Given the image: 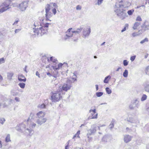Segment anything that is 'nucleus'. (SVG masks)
Listing matches in <instances>:
<instances>
[{
    "mask_svg": "<svg viewBox=\"0 0 149 149\" xmlns=\"http://www.w3.org/2000/svg\"><path fill=\"white\" fill-rule=\"evenodd\" d=\"M50 24L48 23L45 24H40V26L41 27L33 28V32L35 33L34 35L35 36H42L46 33L47 31L49 25Z\"/></svg>",
    "mask_w": 149,
    "mask_h": 149,
    "instance_id": "f257e3e1",
    "label": "nucleus"
},
{
    "mask_svg": "<svg viewBox=\"0 0 149 149\" xmlns=\"http://www.w3.org/2000/svg\"><path fill=\"white\" fill-rule=\"evenodd\" d=\"M116 14L122 19H123L126 17L127 16V15L125 12V10L123 9L118 8L114 10Z\"/></svg>",
    "mask_w": 149,
    "mask_h": 149,
    "instance_id": "f03ea898",
    "label": "nucleus"
},
{
    "mask_svg": "<svg viewBox=\"0 0 149 149\" xmlns=\"http://www.w3.org/2000/svg\"><path fill=\"white\" fill-rule=\"evenodd\" d=\"M61 92L59 91H57L53 93L51 96L52 101L53 102H56L60 100L62 97V96L61 95Z\"/></svg>",
    "mask_w": 149,
    "mask_h": 149,
    "instance_id": "7ed1b4c3",
    "label": "nucleus"
},
{
    "mask_svg": "<svg viewBox=\"0 0 149 149\" xmlns=\"http://www.w3.org/2000/svg\"><path fill=\"white\" fill-rule=\"evenodd\" d=\"M141 29L139 31L140 34H142L147 30H149V22L146 20H145L141 26Z\"/></svg>",
    "mask_w": 149,
    "mask_h": 149,
    "instance_id": "20e7f679",
    "label": "nucleus"
},
{
    "mask_svg": "<svg viewBox=\"0 0 149 149\" xmlns=\"http://www.w3.org/2000/svg\"><path fill=\"white\" fill-rule=\"evenodd\" d=\"M97 128V126L96 124H93L91 125L90 129L88 130L87 134L88 138L89 136L94 134L96 132Z\"/></svg>",
    "mask_w": 149,
    "mask_h": 149,
    "instance_id": "39448f33",
    "label": "nucleus"
},
{
    "mask_svg": "<svg viewBox=\"0 0 149 149\" xmlns=\"http://www.w3.org/2000/svg\"><path fill=\"white\" fill-rule=\"evenodd\" d=\"M72 29V28H70L66 32V35L64 38V39L65 40H69L74 35V33L72 32V31H71V30Z\"/></svg>",
    "mask_w": 149,
    "mask_h": 149,
    "instance_id": "423d86ee",
    "label": "nucleus"
},
{
    "mask_svg": "<svg viewBox=\"0 0 149 149\" xmlns=\"http://www.w3.org/2000/svg\"><path fill=\"white\" fill-rule=\"evenodd\" d=\"M28 1H24L19 4V8L22 11H24L28 6Z\"/></svg>",
    "mask_w": 149,
    "mask_h": 149,
    "instance_id": "0eeeda50",
    "label": "nucleus"
},
{
    "mask_svg": "<svg viewBox=\"0 0 149 149\" xmlns=\"http://www.w3.org/2000/svg\"><path fill=\"white\" fill-rule=\"evenodd\" d=\"M139 106V101L138 99H136L133 102H132V104L129 105V107L131 110H133L136 107L138 108Z\"/></svg>",
    "mask_w": 149,
    "mask_h": 149,
    "instance_id": "6e6552de",
    "label": "nucleus"
},
{
    "mask_svg": "<svg viewBox=\"0 0 149 149\" xmlns=\"http://www.w3.org/2000/svg\"><path fill=\"white\" fill-rule=\"evenodd\" d=\"M91 32V29L89 27H88L83 29V37L84 38L88 37L89 35Z\"/></svg>",
    "mask_w": 149,
    "mask_h": 149,
    "instance_id": "1a4fd4ad",
    "label": "nucleus"
},
{
    "mask_svg": "<svg viewBox=\"0 0 149 149\" xmlns=\"http://www.w3.org/2000/svg\"><path fill=\"white\" fill-rule=\"evenodd\" d=\"M127 121L131 123L138 124L139 123V121L138 118H136L129 117L127 118Z\"/></svg>",
    "mask_w": 149,
    "mask_h": 149,
    "instance_id": "9d476101",
    "label": "nucleus"
},
{
    "mask_svg": "<svg viewBox=\"0 0 149 149\" xmlns=\"http://www.w3.org/2000/svg\"><path fill=\"white\" fill-rule=\"evenodd\" d=\"M26 128V125L25 124L23 123H21L18 126H17L15 127V129L17 131L23 132Z\"/></svg>",
    "mask_w": 149,
    "mask_h": 149,
    "instance_id": "9b49d317",
    "label": "nucleus"
},
{
    "mask_svg": "<svg viewBox=\"0 0 149 149\" xmlns=\"http://www.w3.org/2000/svg\"><path fill=\"white\" fill-rule=\"evenodd\" d=\"M72 87V86L70 84H68L67 83L63 85L61 88V90L67 91L68 90L70 89Z\"/></svg>",
    "mask_w": 149,
    "mask_h": 149,
    "instance_id": "f8f14e48",
    "label": "nucleus"
},
{
    "mask_svg": "<svg viewBox=\"0 0 149 149\" xmlns=\"http://www.w3.org/2000/svg\"><path fill=\"white\" fill-rule=\"evenodd\" d=\"M23 132H24V133L25 134H26L27 135H32L33 133V130L31 128H30V129L27 128L26 129H25Z\"/></svg>",
    "mask_w": 149,
    "mask_h": 149,
    "instance_id": "ddd939ff",
    "label": "nucleus"
},
{
    "mask_svg": "<svg viewBox=\"0 0 149 149\" xmlns=\"http://www.w3.org/2000/svg\"><path fill=\"white\" fill-rule=\"evenodd\" d=\"M54 71L52 72V76L54 77V78L53 79V80L54 81L56 79V78L59 77V74L58 72V71L57 70L58 69H53Z\"/></svg>",
    "mask_w": 149,
    "mask_h": 149,
    "instance_id": "4468645a",
    "label": "nucleus"
},
{
    "mask_svg": "<svg viewBox=\"0 0 149 149\" xmlns=\"http://www.w3.org/2000/svg\"><path fill=\"white\" fill-rule=\"evenodd\" d=\"M46 120V118H38V119L37 120L36 122L37 124L41 125L45 123Z\"/></svg>",
    "mask_w": 149,
    "mask_h": 149,
    "instance_id": "2eb2a0df",
    "label": "nucleus"
},
{
    "mask_svg": "<svg viewBox=\"0 0 149 149\" xmlns=\"http://www.w3.org/2000/svg\"><path fill=\"white\" fill-rule=\"evenodd\" d=\"M18 80L20 81L25 82L26 81V78L22 74H20L18 75Z\"/></svg>",
    "mask_w": 149,
    "mask_h": 149,
    "instance_id": "dca6fc26",
    "label": "nucleus"
},
{
    "mask_svg": "<svg viewBox=\"0 0 149 149\" xmlns=\"http://www.w3.org/2000/svg\"><path fill=\"white\" fill-rule=\"evenodd\" d=\"M111 138V136L109 135H105L102 139V141L103 142H107Z\"/></svg>",
    "mask_w": 149,
    "mask_h": 149,
    "instance_id": "f3484780",
    "label": "nucleus"
},
{
    "mask_svg": "<svg viewBox=\"0 0 149 149\" xmlns=\"http://www.w3.org/2000/svg\"><path fill=\"white\" fill-rule=\"evenodd\" d=\"M132 139L131 137L129 135H125L124 137V140L126 143L129 142Z\"/></svg>",
    "mask_w": 149,
    "mask_h": 149,
    "instance_id": "a211bd4d",
    "label": "nucleus"
},
{
    "mask_svg": "<svg viewBox=\"0 0 149 149\" xmlns=\"http://www.w3.org/2000/svg\"><path fill=\"white\" fill-rule=\"evenodd\" d=\"M63 65V64L61 63L59 64L57 63L56 65H53L52 66H51V67L53 69L58 70L62 67Z\"/></svg>",
    "mask_w": 149,
    "mask_h": 149,
    "instance_id": "6ab92c4d",
    "label": "nucleus"
},
{
    "mask_svg": "<svg viewBox=\"0 0 149 149\" xmlns=\"http://www.w3.org/2000/svg\"><path fill=\"white\" fill-rule=\"evenodd\" d=\"M45 16L46 17V21L49 20L51 21V20H49V18H50L52 17V13L49 11L47 12V13L46 12Z\"/></svg>",
    "mask_w": 149,
    "mask_h": 149,
    "instance_id": "aec40b11",
    "label": "nucleus"
},
{
    "mask_svg": "<svg viewBox=\"0 0 149 149\" xmlns=\"http://www.w3.org/2000/svg\"><path fill=\"white\" fill-rule=\"evenodd\" d=\"M37 115L38 116V118H44L45 116V113L42 111L39 112L37 113Z\"/></svg>",
    "mask_w": 149,
    "mask_h": 149,
    "instance_id": "412c9836",
    "label": "nucleus"
},
{
    "mask_svg": "<svg viewBox=\"0 0 149 149\" xmlns=\"http://www.w3.org/2000/svg\"><path fill=\"white\" fill-rule=\"evenodd\" d=\"M140 24L141 23L140 22H136L134 24L132 28L134 30L136 29Z\"/></svg>",
    "mask_w": 149,
    "mask_h": 149,
    "instance_id": "4be33fe9",
    "label": "nucleus"
},
{
    "mask_svg": "<svg viewBox=\"0 0 149 149\" xmlns=\"http://www.w3.org/2000/svg\"><path fill=\"white\" fill-rule=\"evenodd\" d=\"M3 5L4 6V7H3L6 8H8V9H9L10 7H9L10 4L9 3V1H7L5 2H4L3 3Z\"/></svg>",
    "mask_w": 149,
    "mask_h": 149,
    "instance_id": "5701e85b",
    "label": "nucleus"
},
{
    "mask_svg": "<svg viewBox=\"0 0 149 149\" xmlns=\"http://www.w3.org/2000/svg\"><path fill=\"white\" fill-rule=\"evenodd\" d=\"M45 12H48L51 9V4L50 3L47 4L45 7Z\"/></svg>",
    "mask_w": 149,
    "mask_h": 149,
    "instance_id": "b1692460",
    "label": "nucleus"
},
{
    "mask_svg": "<svg viewBox=\"0 0 149 149\" xmlns=\"http://www.w3.org/2000/svg\"><path fill=\"white\" fill-rule=\"evenodd\" d=\"M111 77L110 75L107 76L105 78L104 80V82L105 83H108L109 79H111Z\"/></svg>",
    "mask_w": 149,
    "mask_h": 149,
    "instance_id": "393cba45",
    "label": "nucleus"
},
{
    "mask_svg": "<svg viewBox=\"0 0 149 149\" xmlns=\"http://www.w3.org/2000/svg\"><path fill=\"white\" fill-rule=\"evenodd\" d=\"M47 61L49 62V59L46 56H43L42 58V62L46 64V63Z\"/></svg>",
    "mask_w": 149,
    "mask_h": 149,
    "instance_id": "a878e982",
    "label": "nucleus"
},
{
    "mask_svg": "<svg viewBox=\"0 0 149 149\" xmlns=\"http://www.w3.org/2000/svg\"><path fill=\"white\" fill-rule=\"evenodd\" d=\"M82 28H80V29H77V30L76 31H72V32L73 33H75V34H76V33H77V34H79V33L81 32L82 31Z\"/></svg>",
    "mask_w": 149,
    "mask_h": 149,
    "instance_id": "bb28decb",
    "label": "nucleus"
},
{
    "mask_svg": "<svg viewBox=\"0 0 149 149\" xmlns=\"http://www.w3.org/2000/svg\"><path fill=\"white\" fill-rule=\"evenodd\" d=\"M13 75V74L12 73H7V77L8 79L10 80L12 79V77Z\"/></svg>",
    "mask_w": 149,
    "mask_h": 149,
    "instance_id": "cd10ccee",
    "label": "nucleus"
},
{
    "mask_svg": "<svg viewBox=\"0 0 149 149\" xmlns=\"http://www.w3.org/2000/svg\"><path fill=\"white\" fill-rule=\"evenodd\" d=\"M5 141L8 142L11 141L10 140V136L9 134H8L5 139Z\"/></svg>",
    "mask_w": 149,
    "mask_h": 149,
    "instance_id": "c85d7f7f",
    "label": "nucleus"
},
{
    "mask_svg": "<svg viewBox=\"0 0 149 149\" xmlns=\"http://www.w3.org/2000/svg\"><path fill=\"white\" fill-rule=\"evenodd\" d=\"M128 71L127 70H125L123 73V75L125 77H127L128 76Z\"/></svg>",
    "mask_w": 149,
    "mask_h": 149,
    "instance_id": "c756f323",
    "label": "nucleus"
},
{
    "mask_svg": "<svg viewBox=\"0 0 149 149\" xmlns=\"http://www.w3.org/2000/svg\"><path fill=\"white\" fill-rule=\"evenodd\" d=\"M7 10H8V8H7L6 7L4 8L3 7L2 8L0 9V14L6 11Z\"/></svg>",
    "mask_w": 149,
    "mask_h": 149,
    "instance_id": "7c9ffc66",
    "label": "nucleus"
},
{
    "mask_svg": "<svg viewBox=\"0 0 149 149\" xmlns=\"http://www.w3.org/2000/svg\"><path fill=\"white\" fill-rule=\"evenodd\" d=\"M105 90L106 92L108 94H111L112 92L111 90L109 87H106Z\"/></svg>",
    "mask_w": 149,
    "mask_h": 149,
    "instance_id": "2f4dec72",
    "label": "nucleus"
},
{
    "mask_svg": "<svg viewBox=\"0 0 149 149\" xmlns=\"http://www.w3.org/2000/svg\"><path fill=\"white\" fill-rule=\"evenodd\" d=\"M145 89L146 91L149 93V83L146 84L145 86Z\"/></svg>",
    "mask_w": 149,
    "mask_h": 149,
    "instance_id": "473e14b6",
    "label": "nucleus"
},
{
    "mask_svg": "<svg viewBox=\"0 0 149 149\" xmlns=\"http://www.w3.org/2000/svg\"><path fill=\"white\" fill-rule=\"evenodd\" d=\"M148 41V39L147 38H145L144 39L141 41L140 43L141 44H143L145 42H147Z\"/></svg>",
    "mask_w": 149,
    "mask_h": 149,
    "instance_id": "72a5a7b5",
    "label": "nucleus"
},
{
    "mask_svg": "<svg viewBox=\"0 0 149 149\" xmlns=\"http://www.w3.org/2000/svg\"><path fill=\"white\" fill-rule=\"evenodd\" d=\"M147 97V95L145 94H143L141 98V101H144L146 100Z\"/></svg>",
    "mask_w": 149,
    "mask_h": 149,
    "instance_id": "f704fd0d",
    "label": "nucleus"
},
{
    "mask_svg": "<svg viewBox=\"0 0 149 149\" xmlns=\"http://www.w3.org/2000/svg\"><path fill=\"white\" fill-rule=\"evenodd\" d=\"M18 85L21 88H24L25 87V84L24 83H19Z\"/></svg>",
    "mask_w": 149,
    "mask_h": 149,
    "instance_id": "c9c22d12",
    "label": "nucleus"
},
{
    "mask_svg": "<svg viewBox=\"0 0 149 149\" xmlns=\"http://www.w3.org/2000/svg\"><path fill=\"white\" fill-rule=\"evenodd\" d=\"M103 93L102 92H97L96 93V95L97 97H101L103 95Z\"/></svg>",
    "mask_w": 149,
    "mask_h": 149,
    "instance_id": "e433bc0d",
    "label": "nucleus"
},
{
    "mask_svg": "<svg viewBox=\"0 0 149 149\" xmlns=\"http://www.w3.org/2000/svg\"><path fill=\"white\" fill-rule=\"evenodd\" d=\"M5 121L6 120L4 118H0V123L1 124L3 125Z\"/></svg>",
    "mask_w": 149,
    "mask_h": 149,
    "instance_id": "4c0bfd02",
    "label": "nucleus"
},
{
    "mask_svg": "<svg viewBox=\"0 0 149 149\" xmlns=\"http://www.w3.org/2000/svg\"><path fill=\"white\" fill-rule=\"evenodd\" d=\"M128 24H125V27H124V28L121 30V32H123L126 30V28H128Z\"/></svg>",
    "mask_w": 149,
    "mask_h": 149,
    "instance_id": "58836bf2",
    "label": "nucleus"
},
{
    "mask_svg": "<svg viewBox=\"0 0 149 149\" xmlns=\"http://www.w3.org/2000/svg\"><path fill=\"white\" fill-rule=\"evenodd\" d=\"M134 10L133 9L130 10H129L127 11V13L129 15H132V14L134 12Z\"/></svg>",
    "mask_w": 149,
    "mask_h": 149,
    "instance_id": "ea45409f",
    "label": "nucleus"
},
{
    "mask_svg": "<svg viewBox=\"0 0 149 149\" xmlns=\"http://www.w3.org/2000/svg\"><path fill=\"white\" fill-rule=\"evenodd\" d=\"M115 6L117 8L118 7V6H119V7L120 8H123L124 7V6L123 5H120L118 3H116V4L115 5Z\"/></svg>",
    "mask_w": 149,
    "mask_h": 149,
    "instance_id": "a19ab883",
    "label": "nucleus"
},
{
    "mask_svg": "<svg viewBox=\"0 0 149 149\" xmlns=\"http://www.w3.org/2000/svg\"><path fill=\"white\" fill-rule=\"evenodd\" d=\"M129 62L126 60H125L123 61V64L124 66H127Z\"/></svg>",
    "mask_w": 149,
    "mask_h": 149,
    "instance_id": "79ce46f5",
    "label": "nucleus"
},
{
    "mask_svg": "<svg viewBox=\"0 0 149 149\" xmlns=\"http://www.w3.org/2000/svg\"><path fill=\"white\" fill-rule=\"evenodd\" d=\"M3 39V35L2 33L0 32V42L2 41Z\"/></svg>",
    "mask_w": 149,
    "mask_h": 149,
    "instance_id": "37998d69",
    "label": "nucleus"
},
{
    "mask_svg": "<svg viewBox=\"0 0 149 149\" xmlns=\"http://www.w3.org/2000/svg\"><path fill=\"white\" fill-rule=\"evenodd\" d=\"M57 61H58L57 60L54 58L52 61L54 63L53 65H56L57 63Z\"/></svg>",
    "mask_w": 149,
    "mask_h": 149,
    "instance_id": "c03bdc74",
    "label": "nucleus"
},
{
    "mask_svg": "<svg viewBox=\"0 0 149 149\" xmlns=\"http://www.w3.org/2000/svg\"><path fill=\"white\" fill-rule=\"evenodd\" d=\"M145 72L146 74L149 75V66L146 68Z\"/></svg>",
    "mask_w": 149,
    "mask_h": 149,
    "instance_id": "a18cd8bd",
    "label": "nucleus"
},
{
    "mask_svg": "<svg viewBox=\"0 0 149 149\" xmlns=\"http://www.w3.org/2000/svg\"><path fill=\"white\" fill-rule=\"evenodd\" d=\"M114 125L113 123L111 122V123L109 125V128L111 130L114 127Z\"/></svg>",
    "mask_w": 149,
    "mask_h": 149,
    "instance_id": "49530a36",
    "label": "nucleus"
},
{
    "mask_svg": "<svg viewBox=\"0 0 149 149\" xmlns=\"http://www.w3.org/2000/svg\"><path fill=\"white\" fill-rule=\"evenodd\" d=\"M51 5V4H53V6L55 8H58V6L55 3H50Z\"/></svg>",
    "mask_w": 149,
    "mask_h": 149,
    "instance_id": "de8ad7c7",
    "label": "nucleus"
},
{
    "mask_svg": "<svg viewBox=\"0 0 149 149\" xmlns=\"http://www.w3.org/2000/svg\"><path fill=\"white\" fill-rule=\"evenodd\" d=\"M138 32V33H134L132 34V35L133 37H135L136 36H138L140 34Z\"/></svg>",
    "mask_w": 149,
    "mask_h": 149,
    "instance_id": "09e8293b",
    "label": "nucleus"
},
{
    "mask_svg": "<svg viewBox=\"0 0 149 149\" xmlns=\"http://www.w3.org/2000/svg\"><path fill=\"white\" fill-rule=\"evenodd\" d=\"M5 61L3 58H0V64L4 63Z\"/></svg>",
    "mask_w": 149,
    "mask_h": 149,
    "instance_id": "8fccbe9b",
    "label": "nucleus"
},
{
    "mask_svg": "<svg viewBox=\"0 0 149 149\" xmlns=\"http://www.w3.org/2000/svg\"><path fill=\"white\" fill-rule=\"evenodd\" d=\"M136 56L135 55L133 56H131L130 57V59L131 61H133L135 60Z\"/></svg>",
    "mask_w": 149,
    "mask_h": 149,
    "instance_id": "3c124183",
    "label": "nucleus"
},
{
    "mask_svg": "<svg viewBox=\"0 0 149 149\" xmlns=\"http://www.w3.org/2000/svg\"><path fill=\"white\" fill-rule=\"evenodd\" d=\"M45 106H46L44 104H42L40 105H39L38 106V107H40L41 108H45Z\"/></svg>",
    "mask_w": 149,
    "mask_h": 149,
    "instance_id": "603ef678",
    "label": "nucleus"
},
{
    "mask_svg": "<svg viewBox=\"0 0 149 149\" xmlns=\"http://www.w3.org/2000/svg\"><path fill=\"white\" fill-rule=\"evenodd\" d=\"M136 21H142V19L140 16H138L137 17L136 19Z\"/></svg>",
    "mask_w": 149,
    "mask_h": 149,
    "instance_id": "864d4df0",
    "label": "nucleus"
},
{
    "mask_svg": "<svg viewBox=\"0 0 149 149\" xmlns=\"http://www.w3.org/2000/svg\"><path fill=\"white\" fill-rule=\"evenodd\" d=\"M103 1V0H97V4L99 6L101 4Z\"/></svg>",
    "mask_w": 149,
    "mask_h": 149,
    "instance_id": "5fc2aeb1",
    "label": "nucleus"
},
{
    "mask_svg": "<svg viewBox=\"0 0 149 149\" xmlns=\"http://www.w3.org/2000/svg\"><path fill=\"white\" fill-rule=\"evenodd\" d=\"M52 11L53 13L55 15L56 14V8H54L52 10Z\"/></svg>",
    "mask_w": 149,
    "mask_h": 149,
    "instance_id": "6e6d98bb",
    "label": "nucleus"
},
{
    "mask_svg": "<svg viewBox=\"0 0 149 149\" xmlns=\"http://www.w3.org/2000/svg\"><path fill=\"white\" fill-rule=\"evenodd\" d=\"M91 112H93L94 114H95L96 113V109H95L93 110L90 109L89 111V112L91 113Z\"/></svg>",
    "mask_w": 149,
    "mask_h": 149,
    "instance_id": "4d7b16f0",
    "label": "nucleus"
},
{
    "mask_svg": "<svg viewBox=\"0 0 149 149\" xmlns=\"http://www.w3.org/2000/svg\"><path fill=\"white\" fill-rule=\"evenodd\" d=\"M97 118V113L95 115L93 116L91 118L92 119Z\"/></svg>",
    "mask_w": 149,
    "mask_h": 149,
    "instance_id": "13d9d810",
    "label": "nucleus"
},
{
    "mask_svg": "<svg viewBox=\"0 0 149 149\" xmlns=\"http://www.w3.org/2000/svg\"><path fill=\"white\" fill-rule=\"evenodd\" d=\"M31 127L32 128H33L35 127L36 125V124L32 123V124L31 125Z\"/></svg>",
    "mask_w": 149,
    "mask_h": 149,
    "instance_id": "bf43d9fd",
    "label": "nucleus"
},
{
    "mask_svg": "<svg viewBox=\"0 0 149 149\" xmlns=\"http://www.w3.org/2000/svg\"><path fill=\"white\" fill-rule=\"evenodd\" d=\"M47 75L49 76V77H51V76H52V72H51V74L49 72H47Z\"/></svg>",
    "mask_w": 149,
    "mask_h": 149,
    "instance_id": "052dcab7",
    "label": "nucleus"
},
{
    "mask_svg": "<svg viewBox=\"0 0 149 149\" xmlns=\"http://www.w3.org/2000/svg\"><path fill=\"white\" fill-rule=\"evenodd\" d=\"M21 30L20 29H17L15 30V33H17L19 31H20Z\"/></svg>",
    "mask_w": 149,
    "mask_h": 149,
    "instance_id": "680f3d73",
    "label": "nucleus"
},
{
    "mask_svg": "<svg viewBox=\"0 0 149 149\" xmlns=\"http://www.w3.org/2000/svg\"><path fill=\"white\" fill-rule=\"evenodd\" d=\"M67 145L65 146V149H68L69 141L67 143Z\"/></svg>",
    "mask_w": 149,
    "mask_h": 149,
    "instance_id": "e2e57ef3",
    "label": "nucleus"
},
{
    "mask_svg": "<svg viewBox=\"0 0 149 149\" xmlns=\"http://www.w3.org/2000/svg\"><path fill=\"white\" fill-rule=\"evenodd\" d=\"M15 99L16 102H19L20 101L19 98L18 97H15Z\"/></svg>",
    "mask_w": 149,
    "mask_h": 149,
    "instance_id": "0e129e2a",
    "label": "nucleus"
},
{
    "mask_svg": "<svg viewBox=\"0 0 149 149\" xmlns=\"http://www.w3.org/2000/svg\"><path fill=\"white\" fill-rule=\"evenodd\" d=\"M81 7L79 5H78L76 7L77 10H80L81 9Z\"/></svg>",
    "mask_w": 149,
    "mask_h": 149,
    "instance_id": "69168bd1",
    "label": "nucleus"
},
{
    "mask_svg": "<svg viewBox=\"0 0 149 149\" xmlns=\"http://www.w3.org/2000/svg\"><path fill=\"white\" fill-rule=\"evenodd\" d=\"M27 67V65H26L25 66L24 68V70L26 73H27L28 72L26 70V68Z\"/></svg>",
    "mask_w": 149,
    "mask_h": 149,
    "instance_id": "338daca9",
    "label": "nucleus"
},
{
    "mask_svg": "<svg viewBox=\"0 0 149 149\" xmlns=\"http://www.w3.org/2000/svg\"><path fill=\"white\" fill-rule=\"evenodd\" d=\"M36 76H38L39 78L40 77V74L38 71L36 72Z\"/></svg>",
    "mask_w": 149,
    "mask_h": 149,
    "instance_id": "774afa93",
    "label": "nucleus"
}]
</instances>
